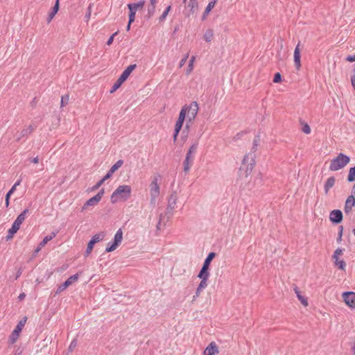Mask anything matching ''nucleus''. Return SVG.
Returning a JSON list of instances; mask_svg holds the SVG:
<instances>
[{
    "mask_svg": "<svg viewBox=\"0 0 355 355\" xmlns=\"http://www.w3.org/2000/svg\"><path fill=\"white\" fill-rule=\"evenodd\" d=\"M255 162V155L252 153L246 154L242 161L241 166L239 171V178L241 180L247 178L253 171Z\"/></svg>",
    "mask_w": 355,
    "mask_h": 355,
    "instance_id": "obj_1",
    "label": "nucleus"
},
{
    "mask_svg": "<svg viewBox=\"0 0 355 355\" xmlns=\"http://www.w3.org/2000/svg\"><path fill=\"white\" fill-rule=\"evenodd\" d=\"M132 188L129 185H120L112 193L110 201L112 204L116 203L119 200L126 201L130 198Z\"/></svg>",
    "mask_w": 355,
    "mask_h": 355,
    "instance_id": "obj_2",
    "label": "nucleus"
},
{
    "mask_svg": "<svg viewBox=\"0 0 355 355\" xmlns=\"http://www.w3.org/2000/svg\"><path fill=\"white\" fill-rule=\"evenodd\" d=\"M350 161L349 156L340 153L338 156L331 161L329 170L331 171H338L344 168Z\"/></svg>",
    "mask_w": 355,
    "mask_h": 355,
    "instance_id": "obj_3",
    "label": "nucleus"
},
{
    "mask_svg": "<svg viewBox=\"0 0 355 355\" xmlns=\"http://www.w3.org/2000/svg\"><path fill=\"white\" fill-rule=\"evenodd\" d=\"M198 148V143L196 142L192 144L189 148L185 159L183 162L184 171L187 173L189 171L191 166H192L194 160V155L196 154Z\"/></svg>",
    "mask_w": 355,
    "mask_h": 355,
    "instance_id": "obj_4",
    "label": "nucleus"
},
{
    "mask_svg": "<svg viewBox=\"0 0 355 355\" xmlns=\"http://www.w3.org/2000/svg\"><path fill=\"white\" fill-rule=\"evenodd\" d=\"M26 321H27L26 316L23 317L19 320V322L17 324L16 327L15 328V329L12 331L10 336H9V338H8L9 343L14 344L15 343H16V341L17 340V339L19 336L20 332L21 331V330L23 329L24 327L25 326V324L26 323Z\"/></svg>",
    "mask_w": 355,
    "mask_h": 355,
    "instance_id": "obj_5",
    "label": "nucleus"
},
{
    "mask_svg": "<svg viewBox=\"0 0 355 355\" xmlns=\"http://www.w3.org/2000/svg\"><path fill=\"white\" fill-rule=\"evenodd\" d=\"M159 176H154L150 184V203L153 205L155 204L156 199L159 196L160 193V188L157 183Z\"/></svg>",
    "mask_w": 355,
    "mask_h": 355,
    "instance_id": "obj_6",
    "label": "nucleus"
},
{
    "mask_svg": "<svg viewBox=\"0 0 355 355\" xmlns=\"http://www.w3.org/2000/svg\"><path fill=\"white\" fill-rule=\"evenodd\" d=\"M123 240V232L121 229H119L114 235L113 242L108 243L105 249V252H111L115 250L119 245L121 243Z\"/></svg>",
    "mask_w": 355,
    "mask_h": 355,
    "instance_id": "obj_7",
    "label": "nucleus"
},
{
    "mask_svg": "<svg viewBox=\"0 0 355 355\" xmlns=\"http://www.w3.org/2000/svg\"><path fill=\"white\" fill-rule=\"evenodd\" d=\"M104 193H105L104 189H101L96 195H95L94 197L89 198L88 200H87L85 202V204L83 205V206L81 208V211H83L84 210L87 209V207H94V206L96 205L100 202V200L102 199Z\"/></svg>",
    "mask_w": 355,
    "mask_h": 355,
    "instance_id": "obj_8",
    "label": "nucleus"
},
{
    "mask_svg": "<svg viewBox=\"0 0 355 355\" xmlns=\"http://www.w3.org/2000/svg\"><path fill=\"white\" fill-rule=\"evenodd\" d=\"M178 201V195L175 191H173L168 198V205L166 210V215L168 216V218L173 216V210L176 207Z\"/></svg>",
    "mask_w": 355,
    "mask_h": 355,
    "instance_id": "obj_9",
    "label": "nucleus"
},
{
    "mask_svg": "<svg viewBox=\"0 0 355 355\" xmlns=\"http://www.w3.org/2000/svg\"><path fill=\"white\" fill-rule=\"evenodd\" d=\"M187 109V116L189 118V121L191 122L193 120L198 111V104L196 101H193L190 103L189 106L185 105Z\"/></svg>",
    "mask_w": 355,
    "mask_h": 355,
    "instance_id": "obj_10",
    "label": "nucleus"
},
{
    "mask_svg": "<svg viewBox=\"0 0 355 355\" xmlns=\"http://www.w3.org/2000/svg\"><path fill=\"white\" fill-rule=\"evenodd\" d=\"M216 253L213 252L209 253V254L207 255V257H206V259L203 263L202 267L199 273H201V275H204V274L209 275V269L210 263H211V261L214 259V258L216 257Z\"/></svg>",
    "mask_w": 355,
    "mask_h": 355,
    "instance_id": "obj_11",
    "label": "nucleus"
},
{
    "mask_svg": "<svg viewBox=\"0 0 355 355\" xmlns=\"http://www.w3.org/2000/svg\"><path fill=\"white\" fill-rule=\"evenodd\" d=\"M344 302L352 309H355V293L344 292L342 295Z\"/></svg>",
    "mask_w": 355,
    "mask_h": 355,
    "instance_id": "obj_12",
    "label": "nucleus"
},
{
    "mask_svg": "<svg viewBox=\"0 0 355 355\" xmlns=\"http://www.w3.org/2000/svg\"><path fill=\"white\" fill-rule=\"evenodd\" d=\"M37 128V125L34 123L30 124L28 127H26L21 130L19 137L16 139L17 141H19L23 137H28L31 135Z\"/></svg>",
    "mask_w": 355,
    "mask_h": 355,
    "instance_id": "obj_13",
    "label": "nucleus"
},
{
    "mask_svg": "<svg viewBox=\"0 0 355 355\" xmlns=\"http://www.w3.org/2000/svg\"><path fill=\"white\" fill-rule=\"evenodd\" d=\"M343 218V212L339 209H334L329 214V220L334 224H339Z\"/></svg>",
    "mask_w": 355,
    "mask_h": 355,
    "instance_id": "obj_14",
    "label": "nucleus"
},
{
    "mask_svg": "<svg viewBox=\"0 0 355 355\" xmlns=\"http://www.w3.org/2000/svg\"><path fill=\"white\" fill-rule=\"evenodd\" d=\"M79 275L77 273L69 277L63 284L60 285L58 288L57 293H60L65 290L72 283L76 282L78 279Z\"/></svg>",
    "mask_w": 355,
    "mask_h": 355,
    "instance_id": "obj_15",
    "label": "nucleus"
},
{
    "mask_svg": "<svg viewBox=\"0 0 355 355\" xmlns=\"http://www.w3.org/2000/svg\"><path fill=\"white\" fill-rule=\"evenodd\" d=\"M209 276V275L207 274L201 275V273H198V277L201 279V282L196 289V295H199L201 291L207 287Z\"/></svg>",
    "mask_w": 355,
    "mask_h": 355,
    "instance_id": "obj_16",
    "label": "nucleus"
},
{
    "mask_svg": "<svg viewBox=\"0 0 355 355\" xmlns=\"http://www.w3.org/2000/svg\"><path fill=\"white\" fill-rule=\"evenodd\" d=\"M354 205H355V198H354V195H350L347 197V198L345 201V207H344L345 213L346 214H350L352 210V207Z\"/></svg>",
    "mask_w": 355,
    "mask_h": 355,
    "instance_id": "obj_17",
    "label": "nucleus"
},
{
    "mask_svg": "<svg viewBox=\"0 0 355 355\" xmlns=\"http://www.w3.org/2000/svg\"><path fill=\"white\" fill-rule=\"evenodd\" d=\"M300 43L299 42L296 46L294 51V62L295 66L297 70H299L301 67V55H300Z\"/></svg>",
    "mask_w": 355,
    "mask_h": 355,
    "instance_id": "obj_18",
    "label": "nucleus"
},
{
    "mask_svg": "<svg viewBox=\"0 0 355 355\" xmlns=\"http://www.w3.org/2000/svg\"><path fill=\"white\" fill-rule=\"evenodd\" d=\"M218 348L217 345L214 342H211L209 345L205 348L204 351V355H215L218 354Z\"/></svg>",
    "mask_w": 355,
    "mask_h": 355,
    "instance_id": "obj_19",
    "label": "nucleus"
},
{
    "mask_svg": "<svg viewBox=\"0 0 355 355\" xmlns=\"http://www.w3.org/2000/svg\"><path fill=\"white\" fill-rule=\"evenodd\" d=\"M137 65L135 64L129 65L121 73L120 78L123 79L124 81L127 80L128 76L132 72V71L136 68Z\"/></svg>",
    "mask_w": 355,
    "mask_h": 355,
    "instance_id": "obj_20",
    "label": "nucleus"
},
{
    "mask_svg": "<svg viewBox=\"0 0 355 355\" xmlns=\"http://www.w3.org/2000/svg\"><path fill=\"white\" fill-rule=\"evenodd\" d=\"M335 182H336V179L333 176L329 178L327 180V181H326V182L324 184V192H325L326 194H327L329 191V189L334 186Z\"/></svg>",
    "mask_w": 355,
    "mask_h": 355,
    "instance_id": "obj_21",
    "label": "nucleus"
},
{
    "mask_svg": "<svg viewBox=\"0 0 355 355\" xmlns=\"http://www.w3.org/2000/svg\"><path fill=\"white\" fill-rule=\"evenodd\" d=\"M157 0H150V4L148 6V15L146 17L150 18L155 12Z\"/></svg>",
    "mask_w": 355,
    "mask_h": 355,
    "instance_id": "obj_22",
    "label": "nucleus"
},
{
    "mask_svg": "<svg viewBox=\"0 0 355 355\" xmlns=\"http://www.w3.org/2000/svg\"><path fill=\"white\" fill-rule=\"evenodd\" d=\"M216 2H217V0H213L208 3L207 6L206 7V8L202 14V20H205L206 19L207 15L215 6Z\"/></svg>",
    "mask_w": 355,
    "mask_h": 355,
    "instance_id": "obj_23",
    "label": "nucleus"
},
{
    "mask_svg": "<svg viewBox=\"0 0 355 355\" xmlns=\"http://www.w3.org/2000/svg\"><path fill=\"white\" fill-rule=\"evenodd\" d=\"M29 210L28 209H25L15 219V222L20 225L25 220L26 214L28 213Z\"/></svg>",
    "mask_w": 355,
    "mask_h": 355,
    "instance_id": "obj_24",
    "label": "nucleus"
},
{
    "mask_svg": "<svg viewBox=\"0 0 355 355\" xmlns=\"http://www.w3.org/2000/svg\"><path fill=\"white\" fill-rule=\"evenodd\" d=\"M59 10V0L55 1V3L52 8V11L49 13L48 17V21H51V20L54 17L55 14L58 12Z\"/></svg>",
    "mask_w": 355,
    "mask_h": 355,
    "instance_id": "obj_25",
    "label": "nucleus"
},
{
    "mask_svg": "<svg viewBox=\"0 0 355 355\" xmlns=\"http://www.w3.org/2000/svg\"><path fill=\"white\" fill-rule=\"evenodd\" d=\"M57 233L56 232H51V234L50 235H48V236H46L43 240L40 243V248H43L45 246V245L49 242L51 240H52L54 237H55Z\"/></svg>",
    "mask_w": 355,
    "mask_h": 355,
    "instance_id": "obj_26",
    "label": "nucleus"
},
{
    "mask_svg": "<svg viewBox=\"0 0 355 355\" xmlns=\"http://www.w3.org/2000/svg\"><path fill=\"white\" fill-rule=\"evenodd\" d=\"M105 236V232H101L98 234H96L92 236L91 239V241H93V243H96L101 241H102Z\"/></svg>",
    "mask_w": 355,
    "mask_h": 355,
    "instance_id": "obj_27",
    "label": "nucleus"
},
{
    "mask_svg": "<svg viewBox=\"0 0 355 355\" xmlns=\"http://www.w3.org/2000/svg\"><path fill=\"white\" fill-rule=\"evenodd\" d=\"M294 291H295V293H296L297 295V298L299 299V300L301 302V303L306 306L308 305V301H307V299L306 297H304V296H302L300 293V291L298 290V288L297 287H295L294 288Z\"/></svg>",
    "mask_w": 355,
    "mask_h": 355,
    "instance_id": "obj_28",
    "label": "nucleus"
},
{
    "mask_svg": "<svg viewBox=\"0 0 355 355\" xmlns=\"http://www.w3.org/2000/svg\"><path fill=\"white\" fill-rule=\"evenodd\" d=\"M124 82L125 81L119 77L118 80L112 85L110 92L112 94L114 92H116Z\"/></svg>",
    "mask_w": 355,
    "mask_h": 355,
    "instance_id": "obj_29",
    "label": "nucleus"
},
{
    "mask_svg": "<svg viewBox=\"0 0 355 355\" xmlns=\"http://www.w3.org/2000/svg\"><path fill=\"white\" fill-rule=\"evenodd\" d=\"M214 37V31L212 29H207L204 35V39L207 42H210Z\"/></svg>",
    "mask_w": 355,
    "mask_h": 355,
    "instance_id": "obj_30",
    "label": "nucleus"
},
{
    "mask_svg": "<svg viewBox=\"0 0 355 355\" xmlns=\"http://www.w3.org/2000/svg\"><path fill=\"white\" fill-rule=\"evenodd\" d=\"M259 141H260V137L259 135H257L254 137V139L253 140V146L252 147V149H251V152L250 153H252V155H255L254 153L257 151V146L259 145Z\"/></svg>",
    "mask_w": 355,
    "mask_h": 355,
    "instance_id": "obj_31",
    "label": "nucleus"
},
{
    "mask_svg": "<svg viewBox=\"0 0 355 355\" xmlns=\"http://www.w3.org/2000/svg\"><path fill=\"white\" fill-rule=\"evenodd\" d=\"M198 1L197 0H190L188 4V7L190 8V11L192 13H194L196 10L198 9Z\"/></svg>",
    "mask_w": 355,
    "mask_h": 355,
    "instance_id": "obj_32",
    "label": "nucleus"
},
{
    "mask_svg": "<svg viewBox=\"0 0 355 355\" xmlns=\"http://www.w3.org/2000/svg\"><path fill=\"white\" fill-rule=\"evenodd\" d=\"M334 260V264L338 268L344 270L346 266V263L343 260H339L338 258L333 259Z\"/></svg>",
    "mask_w": 355,
    "mask_h": 355,
    "instance_id": "obj_33",
    "label": "nucleus"
},
{
    "mask_svg": "<svg viewBox=\"0 0 355 355\" xmlns=\"http://www.w3.org/2000/svg\"><path fill=\"white\" fill-rule=\"evenodd\" d=\"M347 181L349 182L355 181V166L349 168Z\"/></svg>",
    "mask_w": 355,
    "mask_h": 355,
    "instance_id": "obj_34",
    "label": "nucleus"
},
{
    "mask_svg": "<svg viewBox=\"0 0 355 355\" xmlns=\"http://www.w3.org/2000/svg\"><path fill=\"white\" fill-rule=\"evenodd\" d=\"M128 7L129 8V21L130 23H132L135 19V13L136 10L133 9L131 6V5L128 4Z\"/></svg>",
    "mask_w": 355,
    "mask_h": 355,
    "instance_id": "obj_35",
    "label": "nucleus"
},
{
    "mask_svg": "<svg viewBox=\"0 0 355 355\" xmlns=\"http://www.w3.org/2000/svg\"><path fill=\"white\" fill-rule=\"evenodd\" d=\"M123 164V161L122 159L118 160L110 168V173H114L116 170H118Z\"/></svg>",
    "mask_w": 355,
    "mask_h": 355,
    "instance_id": "obj_36",
    "label": "nucleus"
},
{
    "mask_svg": "<svg viewBox=\"0 0 355 355\" xmlns=\"http://www.w3.org/2000/svg\"><path fill=\"white\" fill-rule=\"evenodd\" d=\"M145 4V1H141L137 3H129L128 5H131L132 8L135 9L136 11L139 9H142Z\"/></svg>",
    "mask_w": 355,
    "mask_h": 355,
    "instance_id": "obj_37",
    "label": "nucleus"
},
{
    "mask_svg": "<svg viewBox=\"0 0 355 355\" xmlns=\"http://www.w3.org/2000/svg\"><path fill=\"white\" fill-rule=\"evenodd\" d=\"M186 114H187L186 106H184L182 108V110L179 114V117H178V120L184 122V119H185Z\"/></svg>",
    "mask_w": 355,
    "mask_h": 355,
    "instance_id": "obj_38",
    "label": "nucleus"
},
{
    "mask_svg": "<svg viewBox=\"0 0 355 355\" xmlns=\"http://www.w3.org/2000/svg\"><path fill=\"white\" fill-rule=\"evenodd\" d=\"M195 57L194 56H192L189 60V64H188V67H187V72L186 73L187 74H189L193 69V62L195 61Z\"/></svg>",
    "mask_w": 355,
    "mask_h": 355,
    "instance_id": "obj_39",
    "label": "nucleus"
},
{
    "mask_svg": "<svg viewBox=\"0 0 355 355\" xmlns=\"http://www.w3.org/2000/svg\"><path fill=\"white\" fill-rule=\"evenodd\" d=\"M171 6H168L166 8V9L164 11V12L162 13V15L159 17V20L160 21H163L166 19V16H167V15H168V12L171 10Z\"/></svg>",
    "mask_w": 355,
    "mask_h": 355,
    "instance_id": "obj_40",
    "label": "nucleus"
},
{
    "mask_svg": "<svg viewBox=\"0 0 355 355\" xmlns=\"http://www.w3.org/2000/svg\"><path fill=\"white\" fill-rule=\"evenodd\" d=\"M302 131L305 134H309L311 132V128L306 123H302Z\"/></svg>",
    "mask_w": 355,
    "mask_h": 355,
    "instance_id": "obj_41",
    "label": "nucleus"
},
{
    "mask_svg": "<svg viewBox=\"0 0 355 355\" xmlns=\"http://www.w3.org/2000/svg\"><path fill=\"white\" fill-rule=\"evenodd\" d=\"M94 244L95 243H93V241H92L91 240L89 241V243L87 244V247L86 251H85V254L87 255H89L91 253V252H92V249L94 248Z\"/></svg>",
    "mask_w": 355,
    "mask_h": 355,
    "instance_id": "obj_42",
    "label": "nucleus"
},
{
    "mask_svg": "<svg viewBox=\"0 0 355 355\" xmlns=\"http://www.w3.org/2000/svg\"><path fill=\"white\" fill-rule=\"evenodd\" d=\"M183 123H184V122L178 121V120L176 121L175 125V130H174L176 131V133L180 132V131L181 130V129L182 128Z\"/></svg>",
    "mask_w": 355,
    "mask_h": 355,
    "instance_id": "obj_43",
    "label": "nucleus"
},
{
    "mask_svg": "<svg viewBox=\"0 0 355 355\" xmlns=\"http://www.w3.org/2000/svg\"><path fill=\"white\" fill-rule=\"evenodd\" d=\"M69 100V95H64L62 96L61 98V107L65 106L67 104H68Z\"/></svg>",
    "mask_w": 355,
    "mask_h": 355,
    "instance_id": "obj_44",
    "label": "nucleus"
},
{
    "mask_svg": "<svg viewBox=\"0 0 355 355\" xmlns=\"http://www.w3.org/2000/svg\"><path fill=\"white\" fill-rule=\"evenodd\" d=\"M17 230L15 229L13 230L12 227L10 228L8 232V235L6 236L7 240H9L10 239H12L13 237V235L17 233Z\"/></svg>",
    "mask_w": 355,
    "mask_h": 355,
    "instance_id": "obj_45",
    "label": "nucleus"
},
{
    "mask_svg": "<svg viewBox=\"0 0 355 355\" xmlns=\"http://www.w3.org/2000/svg\"><path fill=\"white\" fill-rule=\"evenodd\" d=\"M273 82L275 83H279L282 82V75L280 73L277 72L273 78Z\"/></svg>",
    "mask_w": 355,
    "mask_h": 355,
    "instance_id": "obj_46",
    "label": "nucleus"
},
{
    "mask_svg": "<svg viewBox=\"0 0 355 355\" xmlns=\"http://www.w3.org/2000/svg\"><path fill=\"white\" fill-rule=\"evenodd\" d=\"M21 183V180H19L18 181H17L15 184L12 187V188L9 190V191L8 192V193H10V195L14 193V191L16 190V187L17 186H19Z\"/></svg>",
    "mask_w": 355,
    "mask_h": 355,
    "instance_id": "obj_47",
    "label": "nucleus"
},
{
    "mask_svg": "<svg viewBox=\"0 0 355 355\" xmlns=\"http://www.w3.org/2000/svg\"><path fill=\"white\" fill-rule=\"evenodd\" d=\"M343 254V250L340 248H338L335 250L334 255L332 256L333 259L338 258L339 255H341Z\"/></svg>",
    "mask_w": 355,
    "mask_h": 355,
    "instance_id": "obj_48",
    "label": "nucleus"
},
{
    "mask_svg": "<svg viewBox=\"0 0 355 355\" xmlns=\"http://www.w3.org/2000/svg\"><path fill=\"white\" fill-rule=\"evenodd\" d=\"M92 7V4L90 3L87 8V10L85 14V18H87V20L90 18V16H91Z\"/></svg>",
    "mask_w": 355,
    "mask_h": 355,
    "instance_id": "obj_49",
    "label": "nucleus"
},
{
    "mask_svg": "<svg viewBox=\"0 0 355 355\" xmlns=\"http://www.w3.org/2000/svg\"><path fill=\"white\" fill-rule=\"evenodd\" d=\"M343 231V227L342 225H340L339 227V232H338V238H337V241L338 243L340 241H341V240H342Z\"/></svg>",
    "mask_w": 355,
    "mask_h": 355,
    "instance_id": "obj_50",
    "label": "nucleus"
},
{
    "mask_svg": "<svg viewBox=\"0 0 355 355\" xmlns=\"http://www.w3.org/2000/svg\"><path fill=\"white\" fill-rule=\"evenodd\" d=\"M76 345H77V340H76V339H73L71 341V343L69 347V350L71 352L73 351V349L76 347Z\"/></svg>",
    "mask_w": 355,
    "mask_h": 355,
    "instance_id": "obj_51",
    "label": "nucleus"
},
{
    "mask_svg": "<svg viewBox=\"0 0 355 355\" xmlns=\"http://www.w3.org/2000/svg\"><path fill=\"white\" fill-rule=\"evenodd\" d=\"M118 34V32H115L114 34H112L110 38L108 39V40L107 41V45L110 46L112 44L113 42V40H114V36Z\"/></svg>",
    "mask_w": 355,
    "mask_h": 355,
    "instance_id": "obj_52",
    "label": "nucleus"
},
{
    "mask_svg": "<svg viewBox=\"0 0 355 355\" xmlns=\"http://www.w3.org/2000/svg\"><path fill=\"white\" fill-rule=\"evenodd\" d=\"M189 58V53H187L184 57L180 60V67H182L184 66L187 60V58Z\"/></svg>",
    "mask_w": 355,
    "mask_h": 355,
    "instance_id": "obj_53",
    "label": "nucleus"
},
{
    "mask_svg": "<svg viewBox=\"0 0 355 355\" xmlns=\"http://www.w3.org/2000/svg\"><path fill=\"white\" fill-rule=\"evenodd\" d=\"M103 184V182L101 180H99L94 187H92V191L97 190Z\"/></svg>",
    "mask_w": 355,
    "mask_h": 355,
    "instance_id": "obj_54",
    "label": "nucleus"
},
{
    "mask_svg": "<svg viewBox=\"0 0 355 355\" xmlns=\"http://www.w3.org/2000/svg\"><path fill=\"white\" fill-rule=\"evenodd\" d=\"M10 193H6V198H5V205H6V207H8L9 205H10Z\"/></svg>",
    "mask_w": 355,
    "mask_h": 355,
    "instance_id": "obj_55",
    "label": "nucleus"
},
{
    "mask_svg": "<svg viewBox=\"0 0 355 355\" xmlns=\"http://www.w3.org/2000/svg\"><path fill=\"white\" fill-rule=\"evenodd\" d=\"M112 173H110V171L109 170L107 174L101 179V180L104 182L105 180L111 178L112 175Z\"/></svg>",
    "mask_w": 355,
    "mask_h": 355,
    "instance_id": "obj_56",
    "label": "nucleus"
},
{
    "mask_svg": "<svg viewBox=\"0 0 355 355\" xmlns=\"http://www.w3.org/2000/svg\"><path fill=\"white\" fill-rule=\"evenodd\" d=\"M346 60L348 61V62H354L355 61V55H348L346 58Z\"/></svg>",
    "mask_w": 355,
    "mask_h": 355,
    "instance_id": "obj_57",
    "label": "nucleus"
},
{
    "mask_svg": "<svg viewBox=\"0 0 355 355\" xmlns=\"http://www.w3.org/2000/svg\"><path fill=\"white\" fill-rule=\"evenodd\" d=\"M13 228V230L15 229V230L18 231L20 228V225L19 224H17V223H16L15 221H14L12 227Z\"/></svg>",
    "mask_w": 355,
    "mask_h": 355,
    "instance_id": "obj_58",
    "label": "nucleus"
},
{
    "mask_svg": "<svg viewBox=\"0 0 355 355\" xmlns=\"http://www.w3.org/2000/svg\"><path fill=\"white\" fill-rule=\"evenodd\" d=\"M22 274V269L21 268H19L17 271V274H16V277H15V279H17Z\"/></svg>",
    "mask_w": 355,
    "mask_h": 355,
    "instance_id": "obj_59",
    "label": "nucleus"
},
{
    "mask_svg": "<svg viewBox=\"0 0 355 355\" xmlns=\"http://www.w3.org/2000/svg\"><path fill=\"white\" fill-rule=\"evenodd\" d=\"M351 83H352V85L354 88V90L355 91V76H352Z\"/></svg>",
    "mask_w": 355,
    "mask_h": 355,
    "instance_id": "obj_60",
    "label": "nucleus"
},
{
    "mask_svg": "<svg viewBox=\"0 0 355 355\" xmlns=\"http://www.w3.org/2000/svg\"><path fill=\"white\" fill-rule=\"evenodd\" d=\"M41 249L42 248H40V244H39V245L36 248V249L34 251V255L37 254L41 250Z\"/></svg>",
    "mask_w": 355,
    "mask_h": 355,
    "instance_id": "obj_61",
    "label": "nucleus"
},
{
    "mask_svg": "<svg viewBox=\"0 0 355 355\" xmlns=\"http://www.w3.org/2000/svg\"><path fill=\"white\" fill-rule=\"evenodd\" d=\"M31 162L34 164H37L39 162V158L38 157H34L31 159Z\"/></svg>",
    "mask_w": 355,
    "mask_h": 355,
    "instance_id": "obj_62",
    "label": "nucleus"
},
{
    "mask_svg": "<svg viewBox=\"0 0 355 355\" xmlns=\"http://www.w3.org/2000/svg\"><path fill=\"white\" fill-rule=\"evenodd\" d=\"M178 134H179V133H176V131H175V130H174V133H173V141H174V142H175V141H176V140H177V137H178Z\"/></svg>",
    "mask_w": 355,
    "mask_h": 355,
    "instance_id": "obj_63",
    "label": "nucleus"
},
{
    "mask_svg": "<svg viewBox=\"0 0 355 355\" xmlns=\"http://www.w3.org/2000/svg\"><path fill=\"white\" fill-rule=\"evenodd\" d=\"M246 187V189L248 190H252L253 189V187L252 186H250V183L248 182V184H245V186L244 187V189Z\"/></svg>",
    "mask_w": 355,
    "mask_h": 355,
    "instance_id": "obj_64",
    "label": "nucleus"
}]
</instances>
